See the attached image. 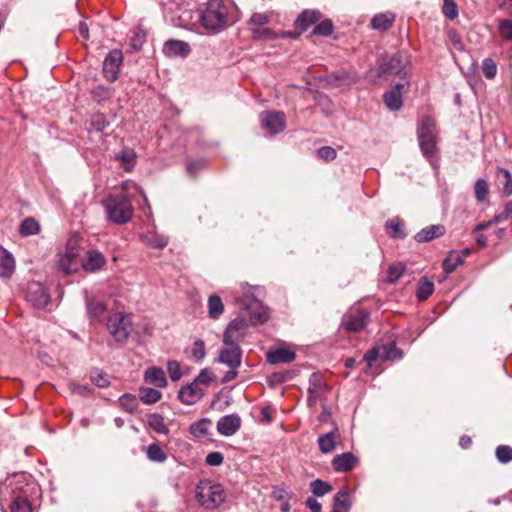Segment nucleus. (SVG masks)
<instances>
[{
  "label": "nucleus",
  "instance_id": "603ef678",
  "mask_svg": "<svg viewBox=\"0 0 512 512\" xmlns=\"http://www.w3.org/2000/svg\"><path fill=\"white\" fill-rule=\"evenodd\" d=\"M333 32V23L329 19L321 21L312 31L313 35L329 36Z\"/></svg>",
  "mask_w": 512,
  "mask_h": 512
},
{
  "label": "nucleus",
  "instance_id": "13d9d810",
  "mask_svg": "<svg viewBox=\"0 0 512 512\" xmlns=\"http://www.w3.org/2000/svg\"><path fill=\"white\" fill-rule=\"evenodd\" d=\"M167 371L172 381H178L182 377L181 367L178 361H168Z\"/></svg>",
  "mask_w": 512,
  "mask_h": 512
},
{
  "label": "nucleus",
  "instance_id": "e2e57ef3",
  "mask_svg": "<svg viewBox=\"0 0 512 512\" xmlns=\"http://www.w3.org/2000/svg\"><path fill=\"white\" fill-rule=\"evenodd\" d=\"M512 217V201L505 204L502 212L492 218V222H502Z\"/></svg>",
  "mask_w": 512,
  "mask_h": 512
},
{
  "label": "nucleus",
  "instance_id": "6ab92c4d",
  "mask_svg": "<svg viewBox=\"0 0 512 512\" xmlns=\"http://www.w3.org/2000/svg\"><path fill=\"white\" fill-rule=\"evenodd\" d=\"M58 267L65 275L76 272L79 268L77 255L74 252L59 254Z\"/></svg>",
  "mask_w": 512,
  "mask_h": 512
},
{
  "label": "nucleus",
  "instance_id": "6e6552de",
  "mask_svg": "<svg viewBox=\"0 0 512 512\" xmlns=\"http://www.w3.org/2000/svg\"><path fill=\"white\" fill-rule=\"evenodd\" d=\"M260 123L270 135H276L285 129V115L279 111H264L260 114Z\"/></svg>",
  "mask_w": 512,
  "mask_h": 512
},
{
  "label": "nucleus",
  "instance_id": "bb28decb",
  "mask_svg": "<svg viewBox=\"0 0 512 512\" xmlns=\"http://www.w3.org/2000/svg\"><path fill=\"white\" fill-rule=\"evenodd\" d=\"M144 378L146 381L154 384L157 387H165L167 380L163 369L158 367H150L145 371Z\"/></svg>",
  "mask_w": 512,
  "mask_h": 512
},
{
  "label": "nucleus",
  "instance_id": "79ce46f5",
  "mask_svg": "<svg viewBox=\"0 0 512 512\" xmlns=\"http://www.w3.org/2000/svg\"><path fill=\"white\" fill-rule=\"evenodd\" d=\"M434 291L433 282L429 281L427 278H422L419 281L416 295L420 300H426L429 296L432 295Z\"/></svg>",
  "mask_w": 512,
  "mask_h": 512
},
{
  "label": "nucleus",
  "instance_id": "37998d69",
  "mask_svg": "<svg viewBox=\"0 0 512 512\" xmlns=\"http://www.w3.org/2000/svg\"><path fill=\"white\" fill-rule=\"evenodd\" d=\"M382 360H397L401 359L403 356V352L401 349L397 348L394 343H390L388 345H384L381 347Z\"/></svg>",
  "mask_w": 512,
  "mask_h": 512
},
{
  "label": "nucleus",
  "instance_id": "a19ab883",
  "mask_svg": "<svg viewBox=\"0 0 512 512\" xmlns=\"http://www.w3.org/2000/svg\"><path fill=\"white\" fill-rule=\"evenodd\" d=\"M436 138L437 137H425L418 138L419 146L425 157H432L436 153Z\"/></svg>",
  "mask_w": 512,
  "mask_h": 512
},
{
  "label": "nucleus",
  "instance_id": "72a5a7b5",
  "mask_svg": "<svg viewBox=\"0 0 512 512\" xmlns=\"http://www.w3.org/2000/svg\"><path fill=\"white\" fill-rule=\"evenodd\" d=\"M114 95V90L103 85H98L91 90V97L97 103H103L110 100Z\"/></svg>",
  "mask_w": 512,
  "mask_h": 512
},
{
  "label": "nucleus",
  "instance_id": "052dcab7",
  "mask_svg": "<svg viewBox=\"0 0 512 512\" xmlns=\"http://www.w3.org/2000/svg\"><path fill=\"white\" fill-rule=\"evenodd\" d=\"M213 380V372L209 368L202 369L194 381L200 385H209Z\"/></svg>",
  "mask_w": 512,
  "mask_h": 512
},
{
  "label": "nucleus",
  "instance_id": "cd10ccee",
  "mask_svg": "<svg viewBox=\"0 0 512 512\" xmlns=\"http://www.w3.org/2000/svg\"><path fill=\"white\" fill-rule=\"evenodd\" d=\"M418 138L437 137L435 120L431 116L422 119L417 130Z\"/></svg>",
  "mask_w": 512,
  "mask_h": 512
},
{
  "label": "nucleus",
  "instance_id": "aec40b11",
  "mask_svg": "<svg viewBox=\"0 0 512 512\" xmlns=\"http://www.w3.org/2000/svg\"><path fill=\"white\" fill-rule=\"evenodd\" d=\"M163 51L169 57H176V56L185 57L190 53V47L184 41L168 40L164 44Z\"/></svg>",
  "mask_w": 512,
  "mask_h": 512
},
{
  "label": "nucleus",
  "instance_id": "5701e85b",
  "mask_svg": "<svg viewBox=\"0 0 512 512\" xmlns=\"http://www.w3.org/2000/svg\"><path fill=\"white\" fill-rule=\"evenodd\" d=\"M15 269V260L12 254L0 246V276L10 277Z\"/></svg>",
  "mask_w": 512,
  "mask_h": 512
},
{
  "label": "nucleus",
  "instance_id": "680f3d73",
  "mask_svg": "<svg viewBox=\"0 0 512 512\" xmlns=\"http://www.w3.org/2000/svg\"><path fill=\"white\" fill-rule=\"evenodd\" d=\"M191 353H192V356L197 361L202 360L206 354L204 341H202L201 339L196 340L193 344Z\"/></svg>",
  "mask_w": 512,
  "mask_h": 512
},
{
  "label": "nucleus",
  "instance_id": "49530a36",
  "mask_svg": "<svg viewBox=\"0 0 512 512\" xmlns=\"http://www.w3.org/2000/svg\"><path fill=\"white\" fill-rule=\"evenodd\" d=\"M402 226V223L398 219L389 220L386 223L387 233L393 238H404L405 233Z\"/></svg>",
  "mask_w": 512,
  "mask_h": 512
},
{
  "label": "nucleus",
  "instance_id": "338daca9",
  "mask_svg": "<svg viewBox=\"0 0 512 512\" xmlns=\"http://www.w3.org/2000/svg\"><path fill=\"white\" fill-rule=\"evenodd\" d=\"M252 35L255 39H272L275 36L271 29L261 27L253 29Z\"/></svg>",
  "mask_w": 512,
  "mask_h": 512
},
{
  "label": "nucleus",
  "instance_id": "c85d7f7f",
  "mask_svg": "<svg viewBox=\"0 0 512 512\" xmlns=\"http://www.w3.org/2000/svg\"><path fill=\"white\" fill-rule=\"evenodd\" d=\"M351 507L349 494L346 489H341L336 493L333 500V509L331 512H348Z\"/></svg>",
  "mask_w": 512,
  "mask_h": 512
},
{
  "label": "nucleus",
  "instance_id": "4c0bfd02",
  "mask_svg": "<svg viewBox=\"0 0 512 512\" xmlns=\"http://www.w3.org/2000/svg\"><path fill=\"white\" fill-rule=\"evenodd\" d=\"M90 380L99 388H106L110 385L108 375L99 368H93L90 371Z\"/></svg>",
  "mask_w": 512,
  "mask_h": 512
},
{
  "label": "nucleus",
  "instance_id": "6e6d98bb",
  "mask_svg": "<svg viewBox=\"0 0 512 512\" xmlns=\"http://www.w3.org/2000/svg\"><path fill=\"white\" fill-rule=\"evenodd\" d=\"M482 72L488 79H493L497 74V65L491 58H486L482 62Z\"/></svg>",
  "mask_w": 512,
  "mask_h": 512
},
{
  "label": "nucleus",
  "instance_id": "a878e982",
  "mask_svg": "<svg viewBox=\"0 0 512 512\" xmlns=\"http://www.w3.org/2000/svg\"><path fill=\"white\" fill-rule=\"evenodd\" d=\"M496 180L502 185V194L505 197L512 195V175L509 170L498 168L496 172Z\"/></svg>",
  "mask_w": 512,
  "mask_h": 512
},
{
  "label": "nucleus",
  "instance_id": "c756f323",
  "mask_svg": "<svg viewBox=\"0 0 512 512\" xmlns=\"http://www.w3.org/2000/svg\"><path fill=\"white\" fill-rule=\"evenodd\" d=\"M208 315L211 319H218L224 312V304L220 296L211 295L207 302Z\"/></svg>",
  "mask_w": 512,
  "mask_h": 512
},
{
  "label": "nucleus",
  "instance_id": "a18cd8bd",
  "mask_svg": "<svg viewBox=\"0 0 512 512\" xmlns=\"http://www.w3.org/2000/svg\"><path fill=\"white\" fill-rule=\"evenodd\" d=\"M310 489L316 497H322L332 490V486L323 480L316 479L310 483Z\"/></svg>",
  "mask_w": 512,
  "mask_h": 512
},
{
  "label": "nucleus",
  "instance_id": "e433bc0d",
  "mask_svg": "<svg viewBox=\"0 0 512 512\" xmlns=\"http://www.w3.org/2000/svg\"><path fill=\"white\" fill-rule=\"evenodd\" d=\"M40 231V225L34 218L24 219L19 226V233L22 236L35 235Z\"/></svg>",
  "mask_w": 512,
  "mask_h": 512
},
{
  "label": "nucleus",
  "instance_id": "bf43d9fd",
  "mask_svg": "<svg viewBox=\"0 0 512 512\" xmlns=\"http://www.w3.org/2000/svg\"><path fill=\"white\" fill-rule=\"evenodd\" d=\"M68 387H69V390L71 391V393L76 394V395H80L83 397H89L92 394V389L87 385H82V384H78V383H70L68 385Z\"/></svg>",
  "mask_w": 512,
  "mask_h": 512
},
{
  "label": "nucleus",
  "instance_id": "5fc2aeb1",
  "mask_svg": "<svg viewBox=\"0 0 512 512\" xmlns=\"http://www.w3.org/2000/svg\"><path fill=\"white\" fill-rule=\"evenodd\" d=\"M109 125L103 113H95L91 117V126L97 132H103Z\"/></svg>",
  "mask_w": 512,
  "mask_h": 512
},
{
  "label": "nucleus",
  "instance_id": "1a4fd4ad",
  "mask_svg": "<svg viewBox=\"0 0 512 512\" xmlns=\"http://www.w3.org/2000/svg\"><path fill=\"white\" fill-rule=\"evenodd\" d=\"M370 314L365 310H354L346 313L342 319V326L349 332H359L367 326Z\"/></svg>",
  "mask_w": 512,
  "mask_h": 512
},
{
  "label": "nucleus",
  "instance_id": "58836bf2",
  "mask_svg": "<svg viewBox=\"0 0 512 512\" xmlns=\"http://www.w3.org/2000/svg\"><path fill=\"white\" fill-rule=\"evenodd\" d=\"M116 158L123 163L124 169L129 171L135 165L136 153L130 148H123Z\"/></svg>",
  "mask_w": 512,
  "mask_h": 512
},
{
  "label": "nucleus",
  "instance_id": "7ed1b4c3",
  "mask_svg": "<svg viewBox=\"0 0 512 512\" xmlns=\"http://www.w3.org/2000/svg\"><path fill=\"white\" fill-rule=\"evenodd\" d=\"M103 204L108 219L116 224L127 223L132 218L133 207L124 195H111Z\"/></svg>",
  "mask_w": 512,
  "mask_h": 512
},
{
  "label": "nucleus",
  "instance_id": "8fccbe9b",
  "mask_svg": "<svg viewBox=\"0 0 512 512\" xmlns=\"http://www.w3.org/2000/svg\"><path fill=\"white\" fill-rule=\"evenodd\" d=\"M10 509L11 512H32L30 502L22 496H18L12 501Z\"/></svg>",
  "mask_w": 512,
  "mask_h": 512
},
{
  "label": "nucleus",
  "instance_id": "f257e3e1",
  "mask_svg": "<svg viewBox=\"0 0 512 512\" xmlns=\"http://www.w3.org/2000/svg\"><path fill=\"white\" fill-rule=\"evenodd\" d=\"M258 287L250 286L249 284H242L241 291L243 297H236L235 301L240 303L242 307L250 313V323L252 325L264 324L269 319V312L258 299Z\"/></svg>",
  "mask_w": 512,
  "mask_h": 512
},
{
  "label": "nucleus",
  "instance_id": "774afa93",
  "mask_svg": "<svg viewBox=\"0 0 512 512\" xmlns=\"http://www.w3.org/2000/svg\"><path fill=\"white\" fill-rule=\"evenodd\" d=\"M382 350L380 348H372L367 351L364 355V360L367 362L368 366H372V364L376 361L377 358H381Z\"/></svg>",
  "mask_w": 512,
  "mask_h": 512
},
{
  "label": "nucleus",
  "instance_id": "f03ea898",
  "mask_svg": "<svg viewBox=\"0 0 512 512\" xmlns=\"http://www.w3.org/2000/svg\"><path fill=\"white\" fill-rule=\"evenodd\" d=\"M228 8L222 0H208L200 21L202 26L212 32H219L227 27Z\"/></svg>",
  "mask_w": 512,
  "mask_h": 512
},
{
  "label": "nucleus",
  "instance_id": "864d4df0",
  "mask_svg": "<svg viewBox=\"0 0 512 512\" xmlns=\"http://www.w3.org/2000/svg\"><path fill=\"white\" fill-rule=\"evenodd\" d=\"M496 458L500 463L507 464L512 461V448L507 445H501L496 448Z\"/></svg>",
  "mask_w": 512,
  "mask_h": 512
},
{
  "label": "nucleus",
  "instance_id": "09e8293b",
  "mask_svg": "<svg viewBox=\"0 0 512 512\" xmlns=\"http://www.w3.org/2000/svg\"><path fill=\"white\" fill-rule=\"evenodd\" d=\"M405 269L406 267L402 262L392 264L387 271V282L394 283L397 281L403 275Z\"/></svg>",
  "mask_w": 512,
  "mask_h": 512
},
{
  "label": "nucleus",
  "instance_id": "de8ad7c7",
  "mask_svg": "<svg viewBox=\"0 0 512 512\" xmlns=\"http://www.w3.org/2000/svg\"><path fill=\"white\" fill-rule=\"evenodd\" d=\"M475 198L478 202H483L489 193L487 181L483 178L476 180L474 185Z\"/></svg>",
  "mask_w": 512,
  "mask_h": 512
},
{
  "label": "nucleus",
  "instance_id": "2eb2a0df",
  "mask_svg": "<svg viewBox=\"0 0 512 512\" xmlns=\"http://www.w3.org/2000/svg\"><path fill=\"white\" fill-rule=\"evenodd\" d=\"M203 395V389L195 381L182 387L179 391V399L186 405L195 404Z\"/></svg>",
  "mask_w": 512,
  "mask_h": 512
},
{
  "label": "nucleus",
  "instance_id": "69168bd1",
  "mask_svg": "<svg viewBox=\"0 0 512 512\" xmlns=\"http://www.w3.org/2000/svg\"><path fill=\"white\" fill-rule=\"evenodd\" d=\"M499 33L506 40H512V20H503L499 25Z\"/></svg>",
  "mask_w": 512,
  "mask_h": 512
},
{
  "label": "nucleus",
  "instance_id": "c9c22d12",
  "mask_svg": "<svg viewBox=\"0 0 512 512\" xmlns=\"http://www.w3.org/2000/svg\"><path fill=\"white\" fill-rule=\"evenodd\" d=\"M147 423L149 427L159 434L167 435L169 433V429L164 422V418L159 414H151L148 416Z\"/></svg>",
  "mask_w": 512,
  "mask_h": 512
},
{
  "label": "nucleus",
  "instance_id": "20e7f679",
  "mask_svg": "<svg viewBox=\"0 0 512 512\" xmlns=\"http://www.w3.org/2000/svg\"><path fill=\"white\" fill-rule=\"evenodd\" d=\"M198 502L207 509H215L220 506L226 498L222 485L209 480L200 481L196 488Z\"/></svg>",
  "mask_w": 512,
  "mask_h": 512
},
{
  "label": "nucleus",
  "instance_id": "4d7b16f0",
  "mask_svg": "<svg viewBox=\"0 0 512 512\" xmlns=\"http://www.w3.org/2000/svg\"><path fill=\"white\" fill-rule=\"evenodd\" d=\"M443 14L453 20L458 16V7L454 0H444L443 6H442Z\"/></svg>",
  "mask_w": 512,
  "mask_h": 512
},
{
  "label": "nucleus",
  "instance_id": "0eeeda50",
  "mask_svg": "<svg viewBox=\"0 0 512 512\" xmlns=\"http://www.w3.org/2000/svg\"><path fill=\"white\" fill-rule=\"evenodd\" d=\"M248 327V321L243 317H238L231 321L223 335V344H237L244 340L246 336V330Z\"/></svg>",
  "mask_w": 512,
  "mask_h": 512
},
{
  "label": "nucleus",
  "instance_id": "412c9836",
  "mask_svg": "<svg viewBox=\"0 0 512 512\" xmlns=\"http://www.w3.org/2000/svg\"><path fill=\"white\" fill-rule=\"evenodd\" d=\"M444 233L445 227L443 225H430L420 230L415 235V240L419 243L429 242L444 235Z\"/></svg>",
  "mask_w": 512,
  "mask_h": 512
},
{
  "label": "nucleus",
  "instance_id": "a211bd4d",
  "mask_svg": "<svg viewBox=\"0 0 512 512\" xmlns=\"http://www.w3.org/2000/svg\"><path fill=\"white\" fill-rule=\"evenodd\" d=\"M357 462L358 459L351 452H345L332 460V466L337 472H347L352 470Z\"/></svg>",
  "mask_w": 512,
  "mask_h": 512
},
{
  "label": "nucleus",
  "instance_id": "9d476101",
  "mask_svg": "<svg viewBox=\"0 0 512 512\" xmlns=\"http://www.w3.org/2000/svg\"><path fill=\"white\" fill-rule=\"evenodd\" d=\"M242 350L237 344H223L219 350L218 362L229 368H239L241 365Z\"/></svg>",
  "mask_w": 512,
  "mask_h": 512
},
{
  "label": "nucleus",
  "instance_id": "473e14b6",
  "mask_svg": "<svg viewBox=\"0 0 512 512\" xmlns=\"http://www.w3.org/2000/svg\"><path fill=\"white\" fill-rule=\"evenodd\" d=\"M211 424L212 422L210 419L202 418L199 421L191 424L189 428L190 433L197 438L205 437L209 433V426Z\"/></svg>",
  "mask_w": 512,
  "mask_h": 512
},
{
  "label": "nucleus",
  "instance_id": "3c124183",
  "mask_svg": "<svg viewBox=\"0 0 512 512\" xmlns=\"http://www.w3.org/2000/svg\"><path fill=\"white\" fill-rule=\"evenodd\" d=\"M119 403L129 413H134L138 409V399L130 394L121 396Z\"/></svg>",
  "mask_w": 512,
  "mask_h": 512
},
{
  "label": "nucleus",
  "instance_id": "c03bdc74",
  "mask_svg": "<svg viewBox=\"0 0 512 512\" xmlns=\"http://www.w3.org/2000/svg\"><path fill=\"white\" fill-rule=\"evenodd\" d=\"M139 398L145 404H153L160 400L161 392L154 388H142L140 389Z\"/></svg>",
  "mask_w": 512,
  "mask_h": 512
},
{
  "label": "nucleus",
  "instance_id": "f704fd0d",
  "mask_svg": "<svg viewBox=\"0 0 512 512\" xmlns=\"http://www.w3.org/2000/svg\"><path fill=\"white\" fill-rule=\"evenodd\" d=\"M146 455L150 461L156 463H163L167 459V454L164 452L162 447L157 443L150 444L147 447Z\"/></svg>",
  "mask_w": 512,
  "mask_h": 512
},
{
  "label": "nucleus",
  "instance_id": "4468645a",
  "mask_svg": "<svg viewBox=\"0 0 512 512\" xmlns=\"http://www.w3.org/2000/svg\"><path fill=\"white\" fill-rule=\"evenodd\" d=\"M240 427L241 419L237 414L223 416L217 422L218 433L226 437L234 435Z\"/></svg>",
  "mask_w": 512,
  "mask_h": 512
},
{
  "label": "nucleus",
  "instance_id": "f3484780",
  "mask_svg": "<svg viewBox=\"0 0 512 512\" xmlns=\"http://www.w3.org/2000/svg\"><path fill=\"white\" fill-rule=\"evenodd\" d=\"M266 357L268 363L276 365L280 363L292 362L295 359L296 354L294 351L288 348L279 347L275 350L268 351Z\"/></svg>",
  "mask_w": 512,
  "mask_h": 512
},
{
  "label": "nucleus",
  "instance_id": "ea45409f",
  "mask_svg": "<svg viewBox=\"0 0 512 512\" xmlns=\"http://www.w3.org/2000/svg\"><path fill=\"white\" fill-rule=\"evenodd\" d=\"M463 263H464L463 256L456 255V252H451L449 254V256L446 259H444L442 266H443L444 271L447 274H450L453 271H455V269L458 266L462 265Z\"/></svg>",
  "mask_w": 512,
  "mask_h": 512
},
{
  "label": "nucleus",
  "instance_id": "0e129e2a",
  "mask_svg": "<svg viewBox=\"0 0 512 512\" xmlns=\"http://www.w3.org/2000/svg\"><path fill=\"white\" fill-rule=\"evenodd\" d=\"M318 156L325 161H332L336 158L337 152L330 146H323L317 151Z\"/></svg>",
  "mask_w": 512,
  "mask_h": 512
},
{
  "label": "nucleus",
  "instance_id": "4be33fe9",
  "mask_svg": "<svg viewBox=\"0 0 512 512\" xmlns=\"http://www.w3.org/2000/svg\"><path fill=\"white\" fill-rule=\"evenodd\" d=\"M321 18V13L319 11H303L295 21V26L300 31H305L312 24H315Z\"/></svg>",
  "mask_w": 512,
  "mask_h": 512
},
{
  "label": "nucleus",
  "instance_id": "393cba45",
  "mask_svg": "<svg viewBox=\"0 0 512 512\" xmlns=\"http://www.w3.org/2000/svg\"><path fill=\"white\" fill-rule=\"evenodd\" d=\"M338 437V428L334 429L326 434L321 435L318 438L319 449L322 453L328 454L335 449L336 439Z\"/></svg>",
  "mask_w": 512,
  "mask_h": 512
},
{
  "label": "nucleus",
  "instance_id": "dca6fc26",
  "mask_svg": "<svg viewBox=\"0 0 512 512\" xmlns=\"http://www.w3.org/2000/svg\"><path fill=\"white\" fill-rule=\"evenodd\" d=\"M106 264L104 255L97 250H89L86 253V258L82 261V268L86 272H96L101 270Z\"/></svg>",
  "mask_w": 512,
  "mask_h": 512
},
{
  "label": "nucleus",
  "instance_id": "f8f14e48",
  "mask_svg": "<svg viewBox=\"0 0 512 512\" xmlns=\"http://www.w3.org/2000/svg\"><path fill=\"white\" fill-rule=\"evenodd\" d=\"M122 60L123 55L120 50H113L106 56L103 62V73L108 80L114 81L117 79Z\"/></svg>",
  "mask_w": 512,
  "mask_h": 512
},
{
  "label": "nucleus",
  "instance_id": "ddd939ff",
  "mask_svg": "<svg viewBox=\"0 0 512 512\" xmlns=\"http://www.w3.org/2000/svg\"><path fill=\"white\" fill-rule=\"evenodd\" d=\"M26 298L36 308H43L49 302V295L40 283L29 284L26 291Z\"/></svg>",
  "mask_w": 512,
  "mask_h": 512
},
{
  "label": "nucleus",
  "instance_id": "9b49d317",
  "mask_svg": "<svg viewBox=\"0 0 512 512\" xmlns=\"http://www.w3.org/2000/svg\"><path fill=\"white\" fill-rule=\"evenodd\" d=\"M408 84V81L397 83L389 91L384 93L383 100L389 110L397 111L402 107V92L408 88Z\"/></svg>",
  "mask_w": 512,
  "mask_h": 512
},
{
  "label": "nucleus",
  "instance_id": "7c9ffc66",
  "mask_svg": "<svg viewBox=\"0 0 512 512\" xmlns=\"http://www.w3.org/2000/svg\"><path fill=\"white\" fill-rule=\"evenodd\" d=\"M322 382L321 378L318 374L313 373L309 378V387H308V403L309 405H313L318 398L319 391L321 389Z\"/></svg>",
  "mask_w": 512,
  "mask_h": 512
},
{
  "label": "nucleus",
  "instance_id": "b1692460",
  "mask_svg": "<svg viewBox=\"0 0 512 512\" xmlns=\"http://www.w3.org/2000/svg\"><path fill=\"white\" fill-rule=\"evenodd\" d=\"M89 317L93 321H101L106 312V305L103 301L91 298L86 300Z\"/></svg>",
  "mask_w": 512,
  "mask_h": 512
},
{
  "label": "nucleus",
  "instance_id": "39448f33",
  "mask_svg": "<svg viewBox=\"0 0 512 512\" xmlns=\"http://www.w3.org/2000/svg\"><path fill=\"white\" fill-rule=\"evenodd\" d=\"M410 63V56L406 51H398L382 58L378 67L379 77H388L392 75L400 76L406 79V66Z\"/></svg>",
  "mask_w": 512,
  "mask_h": 512
},
{
  "label": "nucleus",
  "instance_id": "2f4dec72",
  "mask_svg": "<svg viewBox=\"0 0 512 512\" xmlns=\"http://www.w3.org/2000/svg\"><path fill=\"white\" fill-rule=\"evenodd\" d=\"M394 21V16L387 14H377L371 20V26L373 29L386 31L388 30Z\"/></svg>",
  "mask_w": 512,
  "mask_h": 512
},
{
  "label": "nucleus",
  "instance_id": "423d86ee",
  "mask_svg": "<svg viewBox=\"0 0 512 512\" xmlns=\"http://www.w3.org/2000/svg\"><path fill=\"white\" fill-rule=\"evenodd\" d=\"M107 328L117 342L127 340L131 330V319L129 316L118 313L108 319Z\"/></svg>",
  "mask_w": 512,
  "mask_h": 512
}]
</instances>
